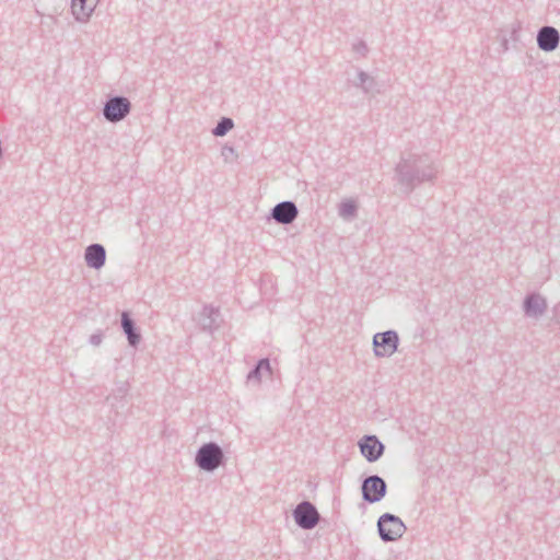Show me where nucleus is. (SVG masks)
<instances>
[{
	"label": "nucleus",
	"mask_w": 560,
	"mask_h": 560,
	"mask_svg": "<svg viewBox=\"0 0 560 560\" xmlns=\"http://www.w3.org/2000/svg\"><path fill=\"white\" fill-rule=\"evenodd\" d=\"M397 180L410 194L418 185L434 182L439 175V165L429 153L406 151L395 168Z\"/></svg>",
	"instance_id": "1"
},
{
	"label": "nucleus",
	"mask_w": 560,
	"mask_h": 560,
	"mask_svg": "<svg viewBox=\"0 0 560 560\" xmlns=\"http://www.w3.org/2000/svg\"><path fill=\"white\" fill-rule=\"evenodd\" d=\"M224 460L222 448L214 442L202 444L196 453L195 463L205 471H214Z\"/></svg>",
	"instance_id": "2"
},
{
	"label": "nucleus",
	"mask_w": 560,
	"mask_h": 560,
	"mask_svg": "<svg viewBox=\"0 0 560 560\" xmlns=\"http://www.w3.org/2000/svg\"><path fill=\"white\" fill-rule=\"evenodd\" d=\"M377 529L383 541H395L399 539L406 532L402 521L390 513L383 514L377 521Z\"/></svg>",
	"instance_id": "3"
},
{
	"label": "nucleus",
	"mask_w": 560,
	"mask_h": 560,
	"mask_svg": "<svg viewBox=\"0 0 560 560\" xmlns=\"http://www.w3.org/2000/svg\"><path fill=\"white\" fill-rule=\"evenodd\" d=\"M131 110V103L125 96L109 97L103 107L104 118L113 124L124 120Z\"/></svg>",
	"instance_id": "4"
},
{
	"label": "nucleus",
	"mask_w": 560,
	"mask_h": 560,
	"mask_svg": "<svg viewBox=\"0 0 560 560\" xmlns=\"http://www.w3.org/2000/svg\"><path fill=\"white\" fill-rule=\"evenodd\" d=\"M399 338L395 330L377 332L373 337L374 354L377 358L393 355L398 347Z\"/></svg>",
	"instance_id": "5"
},
{
	"label": "nucleus",
	"mask_w": 560,
	"mask_h": 560,
	"mask_svg": "<svg viewBox=\"0 0 560 560\" xmlns=\"http://www.w3.org/2000/svg\"><path fill=\"white\" fill-rule=\"evenodd\" d=\"M363 500L369 503L381 501L387 490L386 482L377 475L366 477L361 486Z\"/></svg>",
	"instance_id": "6"
},
{
	"label": "nucleus",
	"mask_w": 560,
	"mask_h": 560,
	"mask_svg": "<svg viewBox=\"0 0 560 560\" xmlns=\"http://www.w3.org/2000/svg\"><path fill=\"white\" fill-rule=\"evenodd\" d=\"M295 523L303 529H313L319 522V513L308 501H303L293 511Z\"/></svg>",
	"instance_id": "7"
},
{
	"label": "nucleus",
	"mask_w": 560,
	"mask_h": 560,
	"mask_svg": "<svg viewBox=\"0 0 560 560\" xmlns=\"http://www.w3.org/2000/svg\"><path fill=\"white\" fill-rule=\"evenodd\" d=\"M299 215V209L293 201H282L272 209L270 217L279 224L288 225L293 223Z\"/></svg>",
	"instance_id": "8"
},
{
	"label": "nucleus",
	"mask_w": 560,
	"mask_h": 560,
	"mask_svg": "<svg viewBox=\"0 0 560 560\" xmlns=\"http://www.w3.org/2000/svg\"><path fill=\"white\" fill-rule=\"evenodd\" d=\"M359 447L368 462L373 463L382 457L385 446L375 435H365L359 441Z\"/></svg>",
	"instance_id": "9"
},
{
	"label": "nucleus",
	"mask_w": 560,
	"mask_h": 560,
	"mask_svg": "<svg viewBox=\"0 0 560 560\" xmlns=\"http://www.w3.org/2000/svg\"><path fill=\"white\" fill-rule=\"evenodd\" d=\"M548 304L546 299L539 293H529L523 302V310L525 316L538 319L547 311Z\"/></svg>",
	"instance_id": "10"
},
{
	"label": "nucleus",
	"mask_w": 560,
	"mask_h": 560,
	"mask_svg": "<svg viewBox=\"0 0 560 560\" xmlns=\"http://www.w3.org/2000/svg\"><path fill=\"white\" fill-rule=\"evenodd\" d=\"M100 0H72L71 13L79 23H88Z\"/></svg>",
	"instance_id": "11"
},
{
	"label": "nucleus",
	"mask_w": 560,
	"mask_h": 560,
	"mask_svg": "<svg viewBox=\"0 0 560 560\" xmlns=\"http://www.w3.org/2000/svg\"><path fill=\"white\" fill-rule=\"evenodd\" d=\"M560 42L559 32L552 26H542L537 34L538 47L544 51L555 50Z\"/></svg>",
	"instance_id": "12"
},
{
	"label": "nucleus",
	"mask_w": 560,
	"mask_h": 560,
	"mask_svg": "<svg viewBox=\"0 0 560 560\" xmlns=\"http://www.w3.org/2000/svg\"><path fill=\"white\" fill-rule=\"evenodd\" d=\"M219 317V308L206 305L199 314L198 324L203 331L213 332L220 326Z\"/></svg>",
	"instance_id": "13"
},
{
	"label": "nucleus",
	"mask_w": 560,
	"mask_h": 560,
	"mask_svg": "<svg viewBox=\"0 0 560 560\" xmlns=\"http://www.w3.org/2000/svg\"><path fill=\"white\" fill-rule=\"evenodd\" d=\"M84 260L88 267L93 269H101L106 261V250L101 244H91L85 248Z\"/></svg>",
	"instance_id": "14"
},
{
	"label": "nucleus",
	"mask_w": 560,
	"mask_h": 560,
	"mask_svg": "<svg viewBox=\"0 0 560 560\" xmlns=\"http://www.w3.org/2000/svg\"><path fill=\"white\" fill-rule=\"evenodd\" d=\"M121 327L127 336L129 345L131 347H137L141 340V336L136 328L135 322L126 312L121 315Z\"/></svg>",
	"instance_id": "15"
},
{
	"label": "nucleus",
	"mask_w": 560,
	"mask_h": 560,
	"mask_svg": "<svg viewBox=\"0 0 560 560\" xmlns=\"http://www.w3.org/2000/svg\"><path fill=\"white\" fill-rule=\"evenodd\" d=\"M262 372L272 374L270 362L268 359H260L256 366L248 373L247 381L254 382L255 384H260Z\"/></svg>",
	"instance_id": "16"
},
{
	"label": "nucleus",
	"mask_w": 560,
	"mask_h": 560,
	"mask_svg": "<svg viewBox=\"0 0 560 560\" xmlns=\"http://www.w3.org/2000/svg\"><path fill=\"white\" fill-rule=\"evenodd\" d=\"M338 214L345 220H352L358 214V203L354 199L342 200L338 206Z\"/></svg>",
	"instance_id": "17"
},
{
	"label": "nucleus",
	"mask_w": 560,
	"mask_h": 560,
	"mask_svg": "<svg viewBox=\"0 0 560 560\" xmlns=\"http://www.w3.org/2000/svg\"><path fill=\"white\" fill-rule=\"evenodd\" d=\"M358 79L359 82L354 83V85L360 88L363 93L369 94L375 91L376 80L365 71H359Z\"/></svg>",
	"instance_id": "18"
},
{
	"label": "nucleus",
	"mask_w": 560,
	"mask_h": 560,
	"mask_svg": "<svg viewBox=\"0 0 560 560\" xmlns=\"http://www.w3.org/2000/svg\"><path fill=\"white\" fill-rule=\"evenodd\" d=\"M234 127V122L229 117H222L217 126L213 128L212 133L215 137L225 136L232 128Z\"/></svg>",
	"instance_id": "19"
},
{
	"label": "nucleus",
	"mask_w": 560,
	"mask_h": 560,
	"mask_svg": "<svg viewBox=\"0 0 560 560\" xmlns=\"http://www.w3.org/2000/svg\"><path fill=\"white\" fill-rule=\"evenodd\" d=\"M352 49L361 56H365L369 50L366 44L363 40L354 43Z\"/></svg>",
	"instance_id": "20"
},
{
	"label": "nucleus",
	"mask_w": 560,
	"mask_h": 560,
	"mask_svg": "<svg viewBox=\"0 0 560 560\" xmlns=\"http://www.w3.org/2000/svg\"><path fill=\"white\" fill-rule=\"evenodd\" d=\"M102 335L101 334H93L91 337H90V342L91 345L93 346H100L101 342H102Z\"/></svg>",
	"instance_id": "21"
},
{
	"label": "nucleus",
	"mask_w": 560,
	"mask_h": 560,
	"mask_svg": "<svg viewBox=\"0 0 560 560\" xmlns=\"http://www.w3.org/2000/svg\"><path fill=\"white\" fill-rule=\"evenodd\" d=\"M119 392L125 395L127 393V388H124V389L121 388V389H119Z\"/></svg>",
	"instance_id": "22"
}]
</instances>
